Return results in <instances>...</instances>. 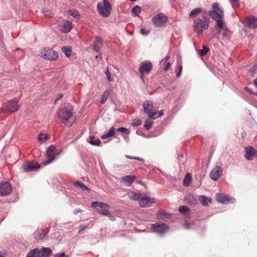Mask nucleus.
<instances>
[{"label":"nucleus","instance_id":"1","mask_svg":"<svg viewBox=\"0 0 257 257\" xmlns=\"http://www.w3.org/2000/svg\"><path fill=\"white\" fill-rule=\"evenodd\" d=\"M212 9V10L209 11V15L216 23L215 29L217 31L218 33H221L222 30L226 32L227 28L223 20V11L219 8L218 4H213Z\"/></svg>","mask_w":257,"mask_h":257},{"label":"nucleus","instance_id":"2","mask_svg":"<svg viewBox=\"0 0 257 257\" xmlns=\"http://www.w3.org/2000/svg\"><path fill=\"white\" fill-rule=\"evenodd\" d=\"M73 108L68 104L59 109L56 115L59 120V123H64L66 126L70 127L74 121L73 117Z\"/></svg>","mask_w":257,"mask_h":257},{"label":"nucleus","instance_id":"3","mask_svg":"<svg viewBox=\"0 0 257 257\" xmlns=\"http://www.w3.org/2000/svg\"><path fill=\"white\" fill-rule=\"evenodd\" d=\"M209 24V18L204 15H202V18L196 19L193 23L194 32L197 35L202 34L204 31L208 29Z\"/></svg>","mask_w":257,"mask_h":257},{"label":"nucleus","instance_id":"4","mask_svg":"<svg viewBox=\"0 0 257 257\" xmlns=\"http://www.w3.org/2000/svg\"><path fill=\"white\" fill-rule=\"evenodd\" d=\"M39 55L48 60L53 61L56 60L58 57V53L52 48L45 47L40 50Z\"/></svg>","mask_w":257,"mask_h":257},{"label":"nucleus","instance_id":"5","mask_svg":"<svg viewBox=\"0 0 257 257\" xmlns=\"http://www.w3.org/2000/svg\"><path fill=\"white\" fill-rule=\"evenodd\" d=\"M91 207L96 208L97 211L100 214L104 216H107L110 214L109 209L110 206L108 204L103 202L94 201L91 203Z\"/></svg>","mask_w":257,"mask_h":257},{"label":"nucleus","instance_id":"6","mask_svg":"<svg viewBox=\"0 0 257 257\" xmlns=\"http://www.w3.org/2000/svg\"><path fill=\"white\" fill-rule=\"evenodd\" d=\"M97 9L99 14L105 17H108L110 14L111 6L107 0H103V2L99 3Z\"/></svg>","mask_w":257,"mask_h":257},{"label":"nucleus","instance_id":"7","mask_svg":"<svg viewBox=\"0 0 257 257\" xmlns=\"http://www.w3.org/2000/svg\"><path fill=\"white\" fill-rule=\"evenodd\" d=\"M143 106L144 112L147 114L149 117L152 118L154 119L157 118L156 115L158 113V111H152L154 107V104L152 101H145L143 104Z\"/></svg>","mask_w":257,"mask_h":257},{"label":"nucleus","instance_id":"8","mask_svg":"<svg viewBox=\"0 0 257 257\" xmlns=\"http://www.w3.org/2000/svg\"><path fill=\"white\" fill-rule=\"evenodd\" d=\"M152 67V64L150 61L141 62L139 68V71L141 74V77L143 78L145 74H149L151 72Z\"/></svg>","mask_w":257,"mask_h":257},{"label":"nucleus","instance_id":"9","mask_svg":"<svg viewBox=\"0 0 257 257\" xmlns=\"http://www.w3.org/2000/svg\"><path fill=\"white\" fill-rule=\"evenodd\" d=\"M18 102L15 100H10L4 103L3 105V110L10 112L17 111L19 109Z\"/></svg>","mask_w":257,"mask_h":257},{"label":"nucleus","instance_id":"10","mask_svg":"<svg viewBox=\"0 0 257 257\" xmlns=\"http://www.w3.org/2000/svg\"><path fill=\"white\" fill-rule=\"evenodd\" d=\"M168 21L167 17L162 13H160L153 18L154 24L157 27H162Z\"/></svg>","mask_w":257,"mask_h":257},{"label":"nucleus","instance_id":"11","mask_svg":"<svg viewBox=\"0 0 257 257\" xmlns=\"http://www.w3.org/2000/svg\"><path fill=\"white\" fill-rule=\"evenodd\" d=\"M56 148L54 146H51L49 147L47 151V160L43 163L44 165H46L51 163L55 159V155L56 154Z\"/></svg>","mask_w":257,"mask_h":257},{"label":"nucleus","instance_id":"12","mask_svg":"<svg viewBox=\"0 0 257 257\" xmlns=\"http://www.w3.org/2000/svg\"><path fill=\"white\" fill-rule=\"evenodd\" d=\"M154 203L155 199L154 198L149 197L144 194H142L139 201V205L142 207H149Z\"/></svg>","mask_w":257,"mask_h":257},{"label":"nucleus","instance_id":"13","mask_svg":"<svg viewBox=\"0 0 257 257\" xmlns=\"http://www.w3.org/2000/svg\"><path fill=\"white\" fill-rule=\"evenodd\" d=\"M11 191L12 186L9 183L5 182L0 184V196H7L10 194Z\"/></svg>","mask_w":257,"mask_h":257},{"label":"nucleus","instance_id":"14","mask_svg":"<svg viewBox=\"0 0 257 257\" xmlns=\"http://www.w3.org/2000/svg\"><path fill=\"white\" fill-rule=\"evenodd\" d=\"M59 26L61 32L67 33L72 29V23L69 20H63Z\"/></svg>","mask_w":257,"mask_h":257},{"label":"nucleus","instance_id":"15","mask_svg":"<svg viewBox=\"0 0 257 257\" xmlns=\"http://www.w3.org/2000/svg\"><path fill=\"white\" fill-rule=\"evenodd\" d=\"M222 174V170L220 167L216 166L211 171L210 173V177L213 180H218Z\"/></svg>","mask_w":257,"mask_h":257},{"label":"nucleus","instance_id":"16","mask_svg":"<svg viewBox=\"0 0 257 257\" xmlns=\"http://www.w3.org/2000/svg\"><path fill=\"white\" fill-rule=\"evenodd\" d=\"M152 228L153 231L157 232L160 234L163 233L167 231L168 230L167 226L164 224L155 223L152 225Z\"/></svg>","mask_w":257,"mask_h":257},{"label":"nucleus","instance_id":"17","mask_svg":"<svg viewBox=\"0 0 257 257\" xmlns=\"http://www.w3.org/2000/svg\"><path fill=\"white\" fill-rule=\"evenodd\" d=\"M49 231V229H38L35 233V238L36 240L43 239Z\"/></svg>","mask_w":257,"mask_h":257},{"label":"nucleus","instance_id":"18","mask_svg":"<svg viewBox=\"0 0 257 257\" xmlns=\"http://www.w3.org/2000/svg\"><path fill=\"white\" fill-rule=\"evenodd\" d=\"M245 158L248 160H251L253 157H257V151L251 146H248L245 148Z\"/></svg>","mask_w":257,"mask_h":257},{"label":"nucleus","instance_id":"19","mask_svg":"<svg viewBox=\"0 0 257 257\" xmlns=\"http://www.w3.org/2000/svg\"><path fill=\"white\" fill-rule=\"evenodd\" d=\"M216 199L219 202L226 204L231 202V198L228 195L218 193L216 195Z\"/></svg>","mask_w":257,"mask_h":257},{"label":"nucleus","instance_id":"20","mask_svg":"<svg viewBox=\"0 0 257 257\" xmlns=\"http://www.w3.org/2000/svg\"><path fill=\"white\" fill-rule=\"evenodd\" d=\"M40 167V165L38 164H35L33 162H27L23 165V168L25 171L30 172L34 169H38Z\"/></svg>","mask_w":257,"mask_h":257},{"label":"nucleus","instance_id":"21","mask_svg":"<svg viewBox=\"0 0 257 257\" xmlns=\"http://www.w3.org/2000/svg\"><path fill=\"white\" fill-rule=\"evenodd\" d=\"M52 254V250L49 247H43L37 253V257H49Z\"/></svg>","mask_w":257,"mask_h":257},{"label":"nucleus","instance_id":"22","mask_svg":"<svg viewBox=\"0 0 257 257\" xmlns=\"http://www.w3.org/2000/svg\"><path fill=\"white\" fill-rule=\"evenodd\" d=\"M136 178L134 175H126L121 178V182L127 186H131Z\"/></svg>","mask_w":257,"mask_h":257},{"label":"nucleus","instance_id":"23","mask_svg":"<svg viewBox=\"0 0 257 257\" xmlns=\"http://www.w3.org/2000/svg\"><path fill=\"white\" fill-rule=\"evenodd\" d=\"M102 46V40L99 37H96L93 43V49L97 52H99Z\"/></svg>","mask_w":257,"mask_h":257},{"label":"nucleus","instance_id":"24","mask_svg":"<svg viewBox=\"0 0 257 257\" xmlns=\"http://www.w3.org/2000/svg\"><path fill=\"white\" fill-rule=\"evenodd\" d=\"M198 200L202 205L207 206L209 203H211V199L205 196H200L198 197Z\"/></svg>","mask_w":257,"mask_h":257},{"label":"nucleus","instance_id":"25","mask_svg":"<svg viewBox=\"0 0 257 257\" xmlns=\"http://www.w3.org/2000/svg\"><path fill=\"white\" fill-rule=\"evenodd\" d=\"M142 196V193H136L134 191H130L127 193V196L128 197L133 200H140V198Z\"/></svg>","mask_w":257,"mask_h":257},{"label":"nucleus","instance_id":"26","mask_svg":"<svg viewBox=\"0 0 257 257\" xmlns=\"http://www.w3.org/2000/svg\"><path fill=\"white\" fill-rule=\"evenodd\" d=\"M247 23L249 27L255 29L257 28V18L253 16H250L247 19Z\"/></svg>","mask_w":257,"mask_h":257},{"label":"nucleus","instance_id":"27","mask_svg":"<svg viewBox=\"0 0 257 257\" xmlns=\"http://www.w3.org/2000/svg\"><path fill=\"white\" fill-rule=\"evenodd\" d=\"M74 185L75 187H76L77 188H79L81 190L87 191H90V189L80 181H77L76 182H75Z\"/></svg>","mask_w":257,"mask_h":257},{"label":"nucleus","instance_id":"28","mask_svg":"<svg viewBox=\"0 0 257 257\" xmlns=\"http://www.w3.org/2000/svg\"><path fill=\"white\" fill-rule=\"evenodd\" d=\"M115 134V128L114 127L112 126L110 128L109 132L108 133H105L104 135H103L101 137V138L102 139H106L110 137L113 136Z\"/></svg>","mask_w":257,"mask_h":257},{"label":"nucleus","instance_id":"29","mask_svg":"<svg viewBox=\"0 0 257 257\" xmlns=\"http://www.w3.org/2000/svg\"><path fill=\"white\" fill-rule=\"evenodd\" d=\"M88 142L92 145L98 146L101 144L100 140L99 139H95L94 136H90Z\"/></svg>","mask_w":257,"mask_h":257},{"label":"nucleus","instance_id":"30","mask_svg":"<svg viewBox=\"0 0 257 257\" xmlns=\"http://www.w3.org/2000/svg\"><path fill=\"white\" fill-rule=\"evenodd\" d=\"M185 201L186 203L190 204H195L197 202V200L194 196L191 194L185 197Z\"/></svg>","mask_w":257,"mask_h":257},{"label":"nucleus","instance_id":"31","mask_svg":"<svg viewBox=\"0 0 257 257\" xmlns=\"http://www.w3.org/2000/svg\"><path fill=\"white\" fill-rule=\"evenodd\" d=\"M202 10L201 8H197L195 9L192 10L189 13V16L190 17H194L199 15Z\"/></svg>","mask_w":257,"mask_h":257},{"label":"nucleus","instance_id":"32","mask_svg":"<svg viewBox=\"0 0 257 257\" xmlns=\"http://www.w3.org/2000/svg\"><path fill=\"white\" fill-rule=\"evenodd\" d=\"M191 181V176L189 173H187L183 179V184L185 186H188Z\"/></svg>","mask_w":257,"mask_h":257},{"label":"nucleus","instance_id":"33","mask_svg":"<svg viewBox=\"0 0 257 257\" xmlns=\"http://www.w3.org/2000/svg\"><path fill=\"white\" fill-rule=\"evenodd\" d=\"M157 217L159 218L164 219L169 217V214L164 211H160L157 213Z\"/></svg>","mask_w":257,"mask_h":257},{"label":"nucleus","instance_id":"34","mask_svg":"<svg viewBox=\"0 0 257 257\" xmlns=\"http://www.w3.org/2000/svg\"><path fill=\"white\" fill-rule=\"evenodd\" d=\"M109 91L105 90L103 94L101 95V99L100 100V102L101 104H104L106 100L107 99L109 96Z\"/></svg>","mask_w":257,"mask_h":257},{"label":"nucleus","instance_id":"35","mask_svg":"<svg viewBox=\"0 0 257 257\" xmlns=\"http://www.w3.org/2000/svg\"><path fill=\"white\" fill-rule=\"evenodd\" d=\"M178 210L181 214H184L186 213L189 212L190 209L188 207L185 205H182L179 207Z\"/></svg>","mask_w":257,"mask_h":257},{"label":"nucleus","instance_id":"36","mask_svg":"<svg viewBox=\"0 0 257 257\" xmlns=\"http://www.w3.org/2000/svg\"><path fill=\"white\" fill-rule=\"evenodd\" d=\"M209 49L206 46H203L202 49L199 50V55L201 57L206 55L208 52Z\"/></svg>","mask_w":257,"mask_h":257},{"label":"nucleus","instance_id":"37","mask_svg":"<svg viewBox=\"0 0 257 257\" xmlns=\"http://www.w3.org/2000/svg\"><path fill=\"white\" fill-rule=\"evenodd\" d=\"M38 251L37 248L33 249L27 253L26 257H37Z\"/></svg>","mask_w":257,"mask_h":257},{"label":"nucleus","instance_id":"38","mask_svg":"<svg viewBox=\"0 0 257 257\" xmlns=\"http://www.w3.org/2000/svg\"><path fill=\"white\" fill-rule=\"evenodd\" d=\"M62 50L67 57H69L71 55V50L69 47H63Z\"/></svg>","mask_w":257,"mask_h":257},{"label":"nucleus","instance_id":"39","mask_svg":"<svg viewBox=\"0 0 257 257\" xmlns=\"http://www.w3.org/2000/svg\"><path fill=\"white\" fill-rule=\"evenodd\" d=\"M141 8L138 6H136L133 8L132 12L133 14L137 16L141 13Z\"/></svg>","mask_w":257,"mask_h":257},{"label":"nucleus","instance_id":"40","mask_svg":"<svg viewBox=\"0 0 257 257\" xmlns=\"http://www.w3.org/2000/svg\"><path fill=\"white\" fill-rule=\"evenodd\" d=\"M69 14L73 17L79 19L80 14L77 11L75 10H71L69 11Z\"/></svg>","mask_w":257,"mask_h":257},{"label":"nucleus","instance_id":"41","mask_svg":"<svg viewBox=\"0 0 257 257\" xmlns=\"http://www.w3.org/2000/svg\"><path fill=\"white\" fill-rule=\"evenodd\" d=\"M153 121L151 120H146L145 122L144 127L147 130H149L152 126Z\"/></svg>","mask_w":257,"mask_h":257},{"label":"nucleus","instance_id":"42","mask_svg":"<svg viewBox=\"0 0 257 257\" xmlns=\"http://www.w3.org/2000/svg\"><path fill=\"white\" fill-rule=\"evenodd\" d=\"M47 135L41 133L39 134L38 139L40 142H44L47 140Z\"/></svg>","mask_w":257,"mask_h":257},{"label":"nucleus","instance_id":"43","mask_svg":"<svg viewBox=\"0 0 257 257\" xmlns=\"http://www.w3.org/2000/svg\"><path fill=\"white\" fill-rule=\"evenodd\" d=\"M142 124V122L141 120L139 119H134L133 120L132 125L133 126H140Z\"/></svg>","mask_w":257,"mask_h":257},{"label":"nucleus","instance_id":"44","mask_svg":"<svg viewBox=\"0 0 257 257\" xmlns=\"http://www.w3.org/2000/svg\"><path fill=\"white\" fill-rule=\"evenodd\" d=\"M105 74L108 80L110 82L113 81V78L111 77V74L108 70V68H107L105 71Z\"/></svg>","mask_w":257,"mask_h":257},{"label":"nucleus","instance_id":"45","mask_svg":"<svg viewBox=\"0 0 257 257\" xmlns=\"http://www.w3.org/2000/svg\"><path fill=\"white\" fill-rule=\"evenodd\" d=\"M176 71L177 72L176 76L177 77H179L181 76V72L182 71V66L181 65H178V66L176 68Z\"/></svg>","mask_w":257,"mask_h":257},{"label":"nucleus","instance_id":"46","mask_svg":"<svg viewBox=\"0 0 257 257\" xmlns=\"http://www.w3.org/2000/svg\"><path fill=\"white\" fill-rule=\"evenodd\" d=\"M257 72V65H253L252 66L250 70H249V72L251 73V75L253 76V75L254 74H255V73H256Z\"/></svg>","mask_w":257,"mask_h":257},{"label":"nucleus","instance_id":"47","mask_svg":"<svg viewBox=\"0 0 257 257\" xmlns=\"http://www.w3.org/2000/svg\"><path fill=\"white\" fill-rule=\"evenodd\" d=\"M117 131L121 133L129 134L130 131H128L126 128L123 127H119Z\"/></svg>","mask_w":257,"mask_h":257},{"label":"nucleus","instance_id":"48","mask_svg":"<svg viewBox=\"0 0 257 257\" xmlns=\"http://www.w3.org/2000/svg\"><path fill=\"white\" fill-rule=\"evenodd\" d=\"M164 70L167 71L169 69V68H170V63L169 62L165 61L164 63Z\"/></svg>","mask_w":257,"mask_h":257},{"label":"nucleus","instance_id":"49","mask_svg":"<svg viewBox=\"0 0 257 257\" xmlns=\"http://www.w3.org/2000/svg\"><path fill=\"white\" fill-rule=\"evenodd\" d=\"M44 14H45V16H47L50 18L52 17L54 15V14L51 11H46L44 12Z\"/></svg>","mask_w":257,"mask_h":257},{"label":"nucleus","instance_id":"50","mask_svg":"<svg viewBox=\"0 0 257 257\" xmlns=\"http://www.w3.org/2000/svg\"><path fill=\"white\" fill-rule=\"evenodd\" d=\"M125 157H126V158H128V159H135V160H139V161H141V160H142V159H140L139 157H132V156H129V155H126Z\"/></svg>","mask_w":257,"mask_h":257},{"label":"nucleus","instance_id":"51","mask_svg":"<svg viewBox=\"0 0 257 257\" xmlns=\"http://www.w3.org/2000/svg\"><path fill=\"white\" fill-rule=\"evenodd\" d=\"M141 32L143 35H146L149 34V31L145 29H141Z\"/></svg>","mask_w":257,"mask_h":257},{"label":"nucleus","instance_id":"52","mask_svg":"<svg viewBox=\"0 0 257 257\" xmlns=\"http://www.w3.org/2000/svg\"><path fill=\"white\" fill-rule=\"evenodd\" d=\"M65 256V253L64 252H62L59 254H57L54 255V257H64Z\"/></svg>","mask_w":257,"mask_h":257},{"label":"nucleus","instance_id":"53","mask_svg":"<svg viewBox=\"0 0 257 257\" xmlns=\"http://www.w3.org/2000/svg\"><path fill=\"white\" fill-rule=\"evenodd\" d=\"M164 114V112L163 110H161L159 112H158V113L156 115V116H157V118L159 117V116H161L162 115H163Z\"/></svg>","mask_w":257,"mask_h":257},{"label":"nucleus","instance_id":"54","mask_svg":"<svg viewBox=\"0 0 257 257\" xmlns=\"http://www.w3.org/2000/svg\"><path fill=\"white\" fill-rule=\"evenodd\" d=\"M108 216L109 219L110 220H112V221L114 220L115 218H114V217L113 216H112V215H108Z\"/></svg>","mask_w":257,"mask_h":257},{"label":"nucleus","instance_id":"55","mask_svg":"<svg viewBox=\"0 0 257 257\" xmlns=\"http://www.w3.org/2000/svg\"><path fill=\"white\" fill-rule=\"evenodd\" d=\"M63 96V95L62 94H60L58 95L57 97L56 98V100H58L60 99H61Z\"/></svg>","mask_w":257,"mask_h":257},{"label":"nucleus","instance_id":"56","mask_svg":"<svg viewBox=\"0 0 257 257\" xmlns=\"http://www.w3.org/2000/svg\"><path fill=\"white\" fill-rule=\"evenodd\" d=\"M169 58H170V56H166L165 57V61L168 62V61L169 60Z\"/></svg>","mask_w":257,"mask_h":257},{"label":"nucleus","instance_id":"57","mask_svg":"<svg viewBox=\"0 0 257 257\" xmlns=\"http://www.w3.org/2000/svg\"><path fill=\"white\" fill-rule=\"evenodd\" d=\"M254 83L257 86V78L254 80Z\"/></svg>","mask_w":257,"mask_h":257},{"label":"nucleus","instance_id":"58","mask_svg":"<svg viewBox=\"0 0 257 257\" xmlns=\"http://www.w3.org/2000/svg\"><path fill=\"white\" fill-rule=\"evenodd\" d=\"M4 254L0 252V257H4Z\"/></svg>","mask_w":257,"mask_h":257},{"label":"nucleus","instance_id":"59","mask_svg":"<svg viewBox=\"0 0 257 257\" xmlns=\"http://www.w3.org/2000/svg\"><path fill=\"white\" fill-rule=\"evenodd\" d=\"M230 1L233 2H234V3L237 2L238 1V0H230Z\"/></svg>","mask_w":257,"mask_h":257},{"label":"nucleus","instance_id":"60","mask_svg":"<svg viewBox=\"0 0 257 257\" xmlns=\"http://www.w3.org/2000/svg\"><path fill=\"white\" fill-rule=\"evenodd\" d=\"M226 32H224V33H223V37H225V36H226Z\"/></svg>","mask_w":257,"mask_h":257},{"label":"nucleus","instance_id":"61","mask_svg":"<svg viewBox=\"0 0 257 257\" xmlns=\"http://www.w3.org/2000/svg\"><path fill=\"white\" fill-rule=\"evenodd\" d=\"M130 1L131 2H135V1H136L137 0H130Z\"/></svg>","mask_w":257,"mask_h":257}]
</instances>
